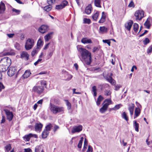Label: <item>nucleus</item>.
<instances>
[{"label": "nucleus", "mask_w": 152, "mask_h": 152, "mask_svg": "<svg viewBox=\"0 0 152 152\" xmlns=\"http://www.w3.org/2000/svg\"><path fill=\"white\" fill-rule=\"evenodd\" d=\"M33 39L28 38L26 42L25 48L26 50H28L31 49L33 47L34 44Z\"/></svg>", "instance_id": "423d86ee"}, {"label": "nucleus", "mask_w": 152, "mask_h": 152, "mask_svg": "<svg viewBox=\"0 0 152 152\" xmlns=\"http://www.w3.org/2000/svg\"><path fill=\"white\" fill-rule=\"evenodd\" d=\"M50 110L53 113H64V108L58 106L50 103Z\"/></svg>", "instance_id": "f03ea898"}, {"label": "nucleus", "mask_w": 152, "mask_h": 152, "mask_svg": "<svg viewBox=\"0 0 152 152\" xmlns=\"http://www.w3.org/2000/svg\"><path fill=\"white\" fill-rule=\"evenodd\" d=\"M104 78L106 79L108 81H109L110 79L111 78H112V77H111V76H109V75H107L105 76H103Z\"/></svg>", "instance_id": "8fccbe9b"}, {"label": "nucleus", "mask_w": 152, "mask_h": 152, "mask_svg": "<svg viewBox=\"0 0 152 152\" xmlns=\"http://www.w3.org/2000/svg\"><path fill=\"white\" fill-rule=\"evenodd\" d=\"M93 150L92 147L90 145H89L87 152H93Z\"/></svg>", "instance_id": "6e6d98bb"}, {"label": "nucleus", "mask_w": 152, "mask_h": 152, "mask_svg": "<svg viewBox=\"0 0 152 152\" xmlns=\"http://www.w3.org/2000/svg\"><path fill=\"white\" fill-rule=\"evenodd\" d=\"M108 82L112 85H115V81L112 77L110 78V80Z\"/></svg>", "instance_id": "3c124183"}, {"label": "nucleus", "mask_w": 152, "mask_h": 152, "mask_svg": "<svg viewBox=\"0 0 152 152\" xmlns=\"http://www.w3.org/2000/svg\"><path fill=\"white\" fill-rule=\"evenodd\" d=\"M91 4H89L88 6L86 8L85 10V13L87 14H89L91 12Z\"/></svg>", "instance_id": "6ab92c4d"}, {"label": "nucleus", "mask_w": 152, "mask_h": 152, "mask_svg": "<svg viewBox=\"0 0 152 152\" xmlns=\"http://www.w3.org/2000/svg\"><path fill=\"white\" fill-rule=\"evenodd\" d=\"M5 117L4 116H2V120H1V124H2V123H4L5 122Z\"/></svg>", "instance_id": "774afa93"}, {"label": "nucleus", "mask_w": 152, "mask_h": 152, "mask_svg": "<svg viewBox=\"0 0 152 152\" xmlns=\"http://www.w3.org/2000/svg\"><path fill=\"white\" fill-rule=\"evenodd\" d=\"M134 15L136 17V20H140L144 17V12L142 10H138L136 12Z\"/></svg>", "instance_id": "0eeeda50"}, {"label": "nucleus", "mask_w": 152, "mask_h": 152, "mask_svg": "<svg viewBox=\"0 0 152 152\" xmlns=\"http://www.w3.org/2000/svg\"><path fill=\"white\" fill-rule=\"evenodd\" d=\"M128 7H134V3L133 1H131L128 5Z\"/></svg>", "instance_id": "338daca9"}, {"label": "nucleus", "mask_w": 152, "mask_h": 152, "mask_svg": "<svg viewBox=\"0 0 152 152\" xmlns=\"http://www.w3.org/2000/svg\"><path fill=\"white\" fill-rule=\"evenodd\" d=\"M103 42L104 43H107L109 46L110 45V42L107 39L103 40Z\"/></svg>", "instance_id": "603ef678"}, {"label": "nucleus", "mask_w": 152, "mask_h": 152, "mask_svg": "<svg viewBox=\"0 0 152 152\" xmlns=\"http://www.w3.org/2000/svg\"><path fill=\"white\" fill-rule=\"evenodd\" d=\"M12 11L13 12H15L16 13L17 15L19 14L20 12V10H17L15 8H13L12 9Z\"/></svg>", "instance_id": "864d4df0"}, {"label": "nucleus", "mask_w": 152, "mask_h": 152, "mask_svg": "<svg viewBox=\"0 0 152 152\" xmlns=\"http://www.w3.org/2000/svg\"><path fill=\"white\" fill-rule=\"evenodd\" d=\"M53 32H50L46 35L44 37L45 41L47 42L51 38V35L53 34Z\"/></svg>", "instance_id": "a211bd4d"}, {"label": "nucleus", "mask_w": 152, "mask_h": 152, "mask_svg": "<svg viewBox=\"0 0 152 152\" xmlns=\"http://www.w3.org/2000/svg\"><path fill=\"white\" fill-rule=\"evenodd\" d=\"M4 111L5 112V114H13V109L12 107L9 108V109H5L4 110Z\"/></svg>", "instance_id": "5701e85b"}, {"label": "nucleus", "mask_w": 152, "mask_h": 152, "mask_svg": "<svg viewBox=\"0 0 152 152\" xmlns=\"http://www.w3.org/2000/svg\"><path fill=\"white\" fill-rule=\"evenodd\" d=\"M99 30L102 32H105L107 31V28L104 26H100L99 28Z\"/></svg>", "instance_id": "4c0bfd02"}, {"label": "nucleus", "mask_w": 152, "mask_h": 152, "mask_svg": "<svg viewBox=\"0 0 152 152\" xmlns=\"http://www.w3.org/2000/svg\"><path fill=\"white\" fill-rule=\"evenodd\" d=\"M140 110L139 107H136L134 110V114H140Z\"/></svg>", "instance_id": "49530a36"}, {"label": "nucleus", "mask_w": 152, "mask_h": 152, "mask_svg": "<svg viewBox=\"0 0 152 152\" xmlns=\"http://www.w3.org/2000/svg\"><path fill=\"white\" fill-rule=\"evenodd\" d=\"M152 52V45L149 47L147 50V53L148 54H150Z\"/></svg>", "instance_id": "de8ad7c7"}, {"label": "nucleus", "mask_w": 152, "mask_h": 152, "mask_svg": "<svg viewBox=\"0 0 152 152\" xmlns=\"http://www.w3.org/2000/svg\"><path fill=\"white\" fill-rule=\"evenodd\" d=\"M53 127V124H51L49 123L45 126V130L48 132L51 130V128H52Z\"/></svg>", "instance_id": "7c9ffc66"}, {"label": "nucleus", "mask_w": 152, "mask_h": 152, "mask_svg": "<svg viewBox=\"0 0 152 152\" xmlns=\"http://www.w3.org/2000/svg\"><path fill=\"white\" fill-rule=\"evenodd\" d=\"M84 138L83 137H82L80 140L78 144L77 147L79 148H81L82 147V145L83 143V140Z\"/></svg>", "instance_id": "c9c22d12"}, {"label": "nucleus", "mask_w": 152, "mask_h": 152, "mask_svg": "<svg viewBox=\"0 0 152 152\" xmlns=\"http://www.w3.org/2000/svg\"><path fill=\"white\" fill-rule=\"evenodd\" d=\"M24 152H32V150L29 148L24 149Z\"/></svg>", "instance_id": "0e129e2a"}, {"label": "nucleus", "mask_w": 152, "mask_h": 152, "mask_svg": "<svg viewBox=\"0 0 152 152\" xmlns=\"http://www.w3.org/2000/svg\"><path fill=\"white\" fill-rule=\"evenodd\" d=\"M5 151L7 152L9 151L11 149V145L10 144L7 145L5 147Z\"/></svg>", "instance_id": "79ce46f5"}, {"label": "nucleus", "mask_w": 152, "mask_h": 152, "mask_svg": "<svg viewBox=\"0 0 152 152\" xmlns=\"http://www.w3.org/2000/svg\"><path fill=\"white\" fill-rule=\"evenodd\" d=\"M133 23V22L131 20H130L127 23H126L125 24V26L126 28L128 31H130Z\"/></svg>", "instance_id": "dca6fc26"}, {"label": "nucleus", "mask_w": 152, "mask_h": 152, "mask_svg": "<svg viewBox=\"0 0 152 152\" xmlns=\"http://www.w3.org/2000/svg\"><path fill=\"white\" fill-rule=\"evenodd\" d=\"M150 40L148 38H146L143 41V43L144 45H146L150 42Z\"/></svg>", "instance_id": "a18cd8bd"}, {"label": "nucleus", "mask_w": 152, "mask_h": 152, "mask_svg": "<svg viewBox=\"0 0 152 152\" xmlns=\"http://www.w3.org/2000/svg\"><path fill=\"white\" fill-rule=\"evenodd\" d=\"M105 20V19L101 18L99 21V23H103L104 22Z\"/></svg>", "instance_id": "69168bd1"}, {"label": "nucleus", "mask_w": 152, "mask_h": 152, "mask_svg": "<svg viewBox=\"0 0 152 152\" xmlns=\"http://www.w3.org/2000/svg\"><path fill=\"white\" fill-rule=\"evenodd\" d=\"M59 127L57 125H54L53 126V130L54 132H55L58 129H59Z\"/></svg>", "instance_id": "13d9d810"}, {"label": "nucleus", "mask_w": 152, "mask_h": 152, "mask_svg": "<svg viewBox=\"0 0 152 152\" xmlns=\"http://www.w3.org/2000/svg\"><path fill=\"white\" fill-rule=\"evenodd\" d=\"M91 23V20L89 19L84 18L83 19V23H87L88 24H90Z\"/></svg>", "instance_id": "a19ab883"}, {"label": "nucleus", "mask_w": 152, "mask_h": 152, "mask_svg": "<svg viewBox=\"0 0 152 152\" xmlns=\"http://www.w3.org/2000/svg\"><path fill=\"white\" fill-rule=\"evenodd\" d=\"M9 67L6 66H4L2 64H0V70L2 72L6 71L8 68Z\"/></svg>", "instance_id": "a878e982"}, {"label": "nucleus", "mask_w": 152, "mask_h": 152, "mask_svg": "<svg viewBox=\"0 0 152 152\" xmlns=\"http://www.w3.org/2000/svg\"><path fill=\"white\" fill-rule=\"evenodd\" d=\"M103 99L104 98L102 96V95H100L99 96L96 102L97 105L98 106L100 104L101 102L103 100Z\"/></svg>", "instance_id": "c85d7f7f"}, {"label": "nucleus", "mask_w": 152, "mask_h": 152, "mask_svg": "<svg viewBox=\"0 0 152 152\" xmlns=\"http://www.w3.org/2000/svg\"><path fill=\"white\" fill-rule=\"evenodd\" d=\"M31 74L29 70H27L25 71L23 75V77L24 78H26L29 76Z\"/></svg>", "instance_id": "393cba45"}, {"label": "nucleus", "mask_w": 152, "mask_h": 152, "mask_svg": "<svg viewBox=\"0 0 152 152\" xmlns=\"http://www.w3.org/2000/svg\"><path fill=\"white\" fill-rule=\"evenodd\" d=\"M111 102L110 99H105L104 102V104L103 105L102 107L100 109V111L101 113H104L105 111L107 110V107Z\"/></svg>", "instance_id": "20e7f679"}, {"label": "nucleus", "mask_w": 152, "mask_h": 152, "mask_svg": "<svg viewBox=\"0 0 152 152\" xmlns=\"http://www.w3.org/2000/svg\"><path fill=\"white\" fill-rule=\"evenodd\" d=\"M40 83L41 85L45 86L47 85V82L44 80H42L41 81Z\"/></svg>", "instance_id": "052dcab7"}, {"label": "nucleus", "mask_w": 152, "mask_h": 152, "mask_svg": "<svg viewBox=\"0 0 152 152\" xmlns=\"http://www.w3.org/2000/svg\"><path fill=\"white\" fill-rule=\"evenodd\" d=\"M83 127L81 125L74 126L72 129V132L74 133L76 132H79L82 130Z\"/></svg>", "instance_id": "1a4fd4ad"}, {"label": "nucleus", "mask_w": 152, "mask_h": 152, "mask_svg": "<svg viewBox=\"0 0 152 152\" xmlns=\"http://www.w3.org/2000/svg\"><path fill=\"white\" fill-rule=\"evenodd\" d=\"M47 1L48 4L50 5H51L55 1V0H47Z\"/></svg>", "instance_id": "5fc2aeb1"}, {"label": "nucleus", "mask_w": 152, "mask_h": 152, "mask_svg": "<svg viewBox=\"0 0 152 152\" xmlns=\"http://www.w3.org/2000/svg\"><path fill=\"white\" fill-rule=\"evenodd\" d=\"M122 106V105L121 104H117L113 108L111 109L110 110H116L118 109L121 107Z\"/></svg>", "instance_id": "e433bc0d"}, {"label": "nucleus", "mask_w": 152, "mask_h": 152, "mask_svg": "<svg viewBox=\"0 0 152 152\" xmlns=\"http://www.w3.org/2000/svg\"><path fill=\"white\" fill-rule=\"evenodd\" d=\"M101 0H95L94 1V3L96 7L101 8V6L100 5Z\"/></svg>", "instance_id": "2f4dec72"}, {"label": "nucleus", "mask_w": 152, "mask_h": 152, "mask_svg": "<svg viewBox=\"0 0 152 152\" xmlns=\"http://www.w3.org/2000/svg\"><path fill=\"white\" fill-rule=\"evenodd\" d=\"M43 41L42 40L41 38H39L37 42V48H39V49H40L42 46L43 45Z\"/></svg>", "instance_id": "aec40b11"}, {"label": "nucleus", "mask_w": 152, "mask_h": 152, "mask_svg": "<svg viewBox=\"0 0 152 152\" xmlns=\"http://www.w3.org/2000/svg\"><path fill=\"white\" fill-rule=\"evenodd\" d=\"M64 101L66 102V104L67 107V109L68 110L71 109V104L67 100H65Z\"/></svg>", "instance_id": "f704fd0d"}, {"label": "nucleus", "mask_w": 152, "mask_h": 152, "mask_svg": "<svg viewBox=\"0 0 152 152\" xmlns=\"http://www.w3.org/2000/svg\"><path fill=\"white\" fill-rule=\"evenodd\" d=\"M122 118L126 120V121H128L129 120L128 117L127 115H122Z\"/></svg>", "instance_id": "4d7b16f0"}, {"label": "nucleus", "mask_w": 152, "mask_h": 152, "mask_svg": "<svg viewBox=\"0 0 152 152\" xmlns=\"http://www.w3.org/2000/svg\"><path fill=\"white\" fill-rule=\"evenodd\" d=\"M121 87V86L120 85H115V90L116 91H117L119 90L120 88Z\"/></svg>", "instance_id": "680f3d73"}, {"label": "nucleus", "mask_w": 152, "mask_h": 152, "mask_svg": "<svg viewBox=\"0 0 152 152\" xmlns=\"http://www.w3.org/2000/svg\"><path fill=\"white\" fill-rule=\"evenodd\" d=\"M49 29V27L47 25H42L39 28V31L42 34H44Z\"/></svg>", "instance_id": "9d476101"}, {"label": "nucleus", "mask_w": 152, "mask_h": 152, "mask_svg": "<svg viewBox=\"0 0 152 152\" xmlns=\"http://www.w3.org/2000/svg\"><path fill=\"white\" fill-rule=\"evenodd\" d=\"M21 58H23L26 60H28L29 57V55L26 52H23L21 55Z\"/></svg>", "instance_id": "f3484780"}, {"label": "nucleus", "mask_w": 152, "mask_h": 152, "mask_svg": "<svg viewBox=\"0 0 152 152\" xmlns=\"http://www.w3.org/2000/svg\"><path fill=\"white\" fill-rule=\"evenodd\" d=\"M52 6L51 5H49L48 6H47L44 7L43 9L44 10L46 11L47 12H49L50 11L51 9Z\"/></svg>", "instance_id": "72a5a7b5"}, {"label": "nucleus", "mask_w": 152, "mask_h": 152, "mask_svg": "<svg viewBox=\"0 0 152 152\" xmlns=\"http://www.w3.org/2000/svg\"><path fill=\"white\" fill-rule=\"evenodd\" d=\"M65 75L67 76L68 77L65 79L66 80L69 81L72 79V76L70 75H69L67 72L65 73Z\"/></svg>", "instance_id": "37998d69"}, {"label": "nucleus", "mask_w": 152, "mask_h": 152, "mask_svg": "<svg viewBox=\"0 0 152 152\" xmlns=\"http://www.w3.org/2000/svg\"><path fill=\"white\" fill-rule=\"evenodd\" d=\"M43 125L40 123H37L35 124L34 127L36 132H40L42 127Z\"/></svg>", "instance_id": "f8f14e48"}, {"label": "nucleus", "mask_w": 152, "mask_h": 152, "mask_svg": "<svg viewBox=\"0 0 152 152\" xmlns=\"http://www.w3.org/2000/svg\"><path fill=\"white\" fill-rule=\"evenodd\" d=\"M11 63V59L7 57H4L0 61V64L9 67Z\"/></svg>", "instance_id": "39448f33"}, {"label": "nucleus", "mask_w": 152, "mask_h": 152, "mask_svg": "<svg viewBox=\"0 0 152 152\" xmlns=\"http://www.w3.org/2000/svg\"><path fill=\"white\" fill-rule=\"evenodd\" d=\"M6 8L4 4L2 1L0 3V14L3 13L5 10Z\"/></svg>", "instance_id": "2eb2a0df"}, {"label": "nucleus", "mask_w": 152, "mask_h": 152, "mask_svg": "<svg viewBox=\"0 0 152 152\" xmlns=\"http://www.w3.org/2000/svg\"><path fill=\"white\" fill-rule=\"evenodd\" d=\"M16 68L14 66L10 67L7 72L8 75L10 77L13 76L17 72Z\"/></svg>", "instance_id": "6e6552de"}, {"label": "nucleus", "mask_w": 152, "mask_h": 152, "mask_svg": "<svg viewBox=\"0 0 152 152\" xmlns=\"http://www.w3.org/2000/svg\"><path fill=\"white\" fill-rule=\"evenodd\" d=\"M42 60V59H39L36 62H35L34 64L35 66H36L38 64L39 62H41Z\"/></svg>", "instance_id": "e2e57ef3"}, {"label": "nucleus", "mask_w": 152, "mask_h": 152, "mask_svg": "<svg viewBox=\"0 0 152 152\" xmlns=\"http://www.w3.org/2000/svg\"><path fill=\"white\" fill-rule=\"evenodd\" d=\"M68 3L67 1L66 0L63 1L60 4L56 6V8L57 10L61 9L67 5Z\"/></svg>", "instance_id": "9b49d317"}, {"label": "nucleus", "mask_w": 152, "mask_h": 152, "mask_svg": "<svg viewBox=\"0 0 152 152\" xmlns=\"http://www.w3.org/2000/svg\"><path fill=\"white\" fill-rule=\"evenodd\" d=\"M111 94V92L110 90H106L104 91V94L106 96H108L109 95H110Z\"/></svg>", "instance_id": "09e8293b"}, {"label": "nucleus", "mask_w": 152, "mask_h": 152, "mask_svg": "<svg viewBox=\"0 0 152 152\" xmlns=\"http://www.w3.org/2000/svg\"><path fill=\"white\" fill-rule=\"evenodd\" d=\"M81 42L84 44H90L92 43L91 40L90 39H88L87 37L83 38L81 40Z\"/></svg>", "instance_id": "4468645a"}, {"label": "nucleus", "mask_w": 152, "mask_h": 152, "mask_svg": "<svg viewBox=\"0 0 152 152\" xmlns=\"http://www.w3.org/2000/svg\"><path fill=\"white\" fill-rule=\"evenodd\" d=\"M15 54V53L13 52H8L4 53L2 52L0 54V56H8V55H13Z\"/></svg>", "instance_id": "bb28decb"}, {"label": "nucleus", "mask_w": 152, "mask_h": 152, "mask_svg": "<svg viewBox=\"0 0 152 152\" xmlns=\"http://www.w3.org/2000/svg\"><path fill=\"white\" fill-rule=\"evenodd\" d=\"M40 147L39 146H37L35 148V152H40Z\"/></svg>", "instance_id": "bf43d9fd"}, {"label": "nucleus", "mask_w": 152, "mask_h": 152, "mask_svg": "<svg viewBox=\"0 0 152 152\" xmlns=\"http://www.w3.org/2000/svg\"><path fill=\"white\" fill-rule=\"evenodd\" d=\"M134 106V104L132 103H131L128 105V109L130 114H133Z\"/></svg>", "instance_id": "ddd939ff"}, {"label": "nucleus", "mask_w": 152, "mask_h": 152, "mask_svg": "<svg viewBox=\"0 0 152 152\" xmlns=\"http://www.w3.org/2000/svg\"><path fill=\"white\" fill-rule=\"evenodd\" d=\"M32 134L30 133L28 134L25 135L23 137V139L26 141H29L31 137Z\"/></svg>", "instance_id": "412c9836"}, {"label": "nucleus", "mask_w": 152, "mask_h": 152, "mask_svg": "<svg viewBox=\"0 0 152 152\" xmlns=\"http://www.w3.org/2000/svg\"><path fill=\"white\" fill-rule=\"evenodd\" d=\"M38 49H39V48H37V47L35 49L34 48L33 49L31 53V55L32 56H34L35 54H36L38 53Z\"/></svg>", "instance_id": "ea45409f"}, {"label": "nucleus", "mask_w": 152, "mask_h": 152, "mask_svg": "<svg viewBox=\"0 0 152 152\" xmlns=\"http://www.w3.org/2000/svg\"><path fill=\"white\" fill-rule=\"evenodd\" d=\"M99 15V12L98 11H96V12L92 16V18L95 21H96Z\"/></svg>", "instance_id": "c756f323"}, {"label": "nucleus", "mask_w": 152, "mask_h": 152, "mask_svg": "<svg viewBox=\"0 0 152 152\" xmlns=\"http://www.w3.org/2000/svg\"><path fill=\"white\" fill-rule=\"evenodd\" d=\"M7 115V119L10 121H11L14 115Z\"/></svg>", "instance_id": "c03bdc74"}, {"label": "nucleus", "mask_w": 152, "mask_h": 152, "mask_svg": "<svg viewBox=\"0 0 152 152\" xmlns=\"http://www.w3.org/2000/svg\"><path fill=\"white\" fill-rule=\"evenodd\" d=\"M44 88L42 86H34L32 89V91L40 95L43 93Z\"/></svg>", "instance_id": "7ed1b4c3"}, {"label": "nucleus", "mask_w": 152, "mask_h": 152, "mask_svg": "<svg viewBox=\"0 0 152 152\" xmlns=\"http://www.w3.org/2000/svg\"><path fill=\"white\" fill-rule=\"evenodd\" d=\"M49 132L44 130L42 132V138L44 139L46 138L48 135Z\"/></svg>", "instance_id": "cd10ccee"}, {"label": "nucleus", "mask_w": 152, "mask_h": 152, "mask_svg": "<svg viewBox=\"0 0 152 152\" xmlns=\"http://www.w3.org/2000/svg\"><path fill=\"white\" fill-rule=\"evenodd\" d=\"M150 18H148L144 23V25L147 27L148 29H149L150 27Z\"/></svg>", "instance_id": "b1692460"}, {"label": "nucleus", "mask_w": 152, "mask_h": 152, "mask_svg": "<svg viewBox=\"0 0 152 152\" xmlns=\"http://www.w3.org/2000/svg\"><path fill=\"white\" fill-rule=\"evenodd\" d=\"M97 89L96 86H94L92 87V91L93 93V95L94 97H96L97 95L96 91Z\"/></svg>", "instance_id": "473e14b6"}, {"label": "nucleus", "mask_w": 152, "mask_h": 152, "mask_svg": "<svg viewBox=\"0 0 152 152\" xmlns=\"http://www.w3.org/2000/svg\"><path fill=\"white\" fill-rule=\"evenodd\" d=\"M78 50L83 60L84 65L87 67V66L90 65L92 61L91 53L86 49L82 48H78Z\"/></svg>", "instance_id": "f257e3e1"}, {"label": "nucleus", "mask_w": 152, "mask_h": 152, "mask_svg": "<svg viewBox=\"0 0 152 152\" xmlns=\"http://www.w3.org/2000/svg\"><path fill=\"white\" fill-rule=\"evenodd\" d=\"M139 26L137 23H134L133 25V28L135 32L136 33L138 29Z\"/></svg>", "instance_id": "58836bf2"}, {"label": "nucleus", "mask_w": 152, "mask_h": 152, "mask_svg": "<svg viewBox=\"0 0 152 152\" xmlns=\"http://www.w3.org/2000/svg\"><path fill=\"white\" fill-rule=\"evenodd\" d=\"M133 126L135 130L137 132L139 131V124L137 123L136 121H133Z\"/></svg>", "instance_id": "4be33fe9"}]
</instances>
